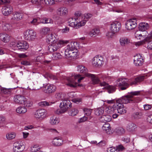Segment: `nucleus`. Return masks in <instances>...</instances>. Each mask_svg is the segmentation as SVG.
I'll return each mask as SVG.
<instances>
[{
    "instance_id": "1",
    "label": "nucleus",
    "mask_w": 152,
    "mask_h": 152,
    "mask_svg": "<svg viewBox=\"0 0 152 152\" xmlns=\"http://www.w3.org/2000/svg\"><path fill=\"white\" fill-rule=\"evenodd\" d=\"M128 93L131 95L124 96L118 99L113 106H109L108 107V110H111L112 111H117L118 113L124 114L126 112V111L124 109V104L138 102L141 100L139 97L135 98L132 96L138 95L140 91L131 92Z\"/></svg>"
},
{
    "instance_id": "2",
    "label": "nucleus",
    "mask_w": 152,
    "mask_h": 152,
    "mask_svg": "<svg viewBox=\"0 0 152 152\" xmlns=\"http://www.w3.org/2000/svg\"><path fill=\"white\" fill-rule=\"evenodd\" d=\"M84 78V77H81L80 75H75L71 77H67L66 78V85L72 88L76 87L77 86H81V84H78L76 82L75 80L77 79H78L77 82L79 83Z\"/></svg>"
},
{
    "instance_id": "3",
    "label": "nucleus",
    "mask_w": 152,
    "mask_h": 152,
    "mask_svg": "<svg viewBox=\"0 0 152 152\" xmlns=\"http://www.w3.org/2000/svg\"><path fill=\"white\" fill-rule=\"evenodd\" d=\"M14 99L15 103L23 104L27 107H31L32 105V102L27 100L26 98L22 96L16 95L14 97Z\"/></svg>"
},
{
    "instance_id": "4",
    "label": "nucleus",
    "mask_w": 152,
    "mask_h": 152,
    "mask_svg": "<svg viewBox=\"0 0 152 152\" xmlns=\"http://www.w3.org/2000/svg\"><path fill=\"white\" fill-rule=\"evenodd\" d=\"M146 33L145 34H144L143 32L141 33L139 31H137L135 32V37L137 39L140 40H142V41H140L138 42L139 45H142L146 43V41H148L152 39L151 36H147Z\"/></svg>"
},
{
    "instance_id": "5",
    "label": "nucleus",
    "mask_w": 152,
    "mask_h": 152,
    "mask_svg": "<svg viewBox=\"0 0 152 152\" xmlns=\"http://www.w3.org/2000/svg\"><path fill=\"white\" fill-rule=\"evenodd\" d=\"M71 104L72 103L69 100H63L60 103L59 106L61 109L57 110L56 113L58 114L64 113L69 107H71Z\"/></svg>"
},
{
    "instance_id": "6",
    "label": "nucleus",
    "mask_w": 152,
    "mask_h": 152,
    "mask_svg": "<svg viewBox=\"0 0 152 152\" xmlns=\"http://www.w3.org/2000/svg\"><path fill=\"white\" fill-rule=\"evenodd\" d=\"M76 15H77V19L81 21V26H84L86 21L92 16V15L91 14L86 13L83 15L80 12H76Z\"/></svg>"
},
{
    "instance_id": "7",
    "label": "nucleus",
    "mask_w": 152,
    "mask_h": 152,
    "mask_svg": "<svg viewBox=\"0 0 152 152\" xmlns=\"http://www.w3.org/2000/svg\"><path fill=\"white\" fill-rule=\"evenodd\" d=\"M116 83L119 89L121 90H126L129 86L127 79L126 78H118L116 81Z\"/></svg>"
},
{
    "instance_id": "8",
    "label": "nucleus",
    "mask_w": 152,
    "mask_h": 152,
    "mask_svg": "<svg viewBox=\"0 0 152 152\" xmlns=\"http://www.w3.org/2000/svg\"><path fill=\"white\" fill-rule=\"evenodd\" d=\"M65 43L64 41L60 40L58 41L54 42L50 44L48 46V50L51 53L56 51L61 45Z\"/></svg>"
},
{
    "instance_id": "9",
    "label": "nucleus",
    "mask_w": 152,
    "mask_h": 152,
    "mask_svg": "<svg viewBox=\"0 0 152 152\" xmlns=\"http://www.w3.org/2000/svg\"><path fill=\"white\" fill-rule=\"evenodd\" d=\"M76 12L75 14V17L74 19L72 17L69 18L68 20L69 25L73 27L76 28L81 26V23L80 20L77 19V15H76Z\"/></svg>"
},
{
    "instance_id": "10",
    "label": "nucleus",
    "mask_w": 152,
    "mask_h": 152,
    "mask_svg": "<svg viewBox=\"0 0 152 152\" xmlns=\"http://www.w3.org/2000/svg\"><path fill=\"white\" fill-rule=\"evenodd\" d=\"M121 27V24L119 22L115 21L110 24V29L112 34H115L119 32Z\"/></svg>"
},
{
    "instance_id": "11",
    "label": "nucleus",
    "mask_w": 152,
    "mask_h": 152,
    "mask_svg": "<svg viewBox=\"0 0 152 152\" xmlns=\"http://www.w3.org/2000/svg\"><path fill=\"white\" fill-rule=\"evenodd\" d=\"M24 39L29 41L33 40L36 37V33L32 30H27L24 33Z\"/></svg>"
},
{
    "instance_id": "12",
    "label": "nucleus",
    "mask_w": 152,
    "mask_h": 152,
    "mask_svg": "<svg viewBox=\"0 0 152 152\" xmlns=\"http://www.w3.org/2000/svg\"><path fill=\"white\" fill-rule=\"evenodd\" d=\"M137 25V20L136 18L131 19L126 22V28L127 30H131L135 28Z\"/></svg>"
},
{
    "instance_id": "13",
    "label": "nucleus",
    "mask_w": 152,
    "mask_h": 152,
    "mask_svg": "<svg viewBox=\"0 0 152 152\" xmlns=\"http://www.w3.org/2000/svg\"><path fill=\"white\" fill-rule=\"evenodd\" d=\"M47 114V111L43 109L37 110L34 113V117L37 119H42L45 118Z\"/></svg>"
},
{
    "instance_id": "14",
    "label": "nucleus",
    "mask_w": 152,
    "mask_h": 152,
    "mask_svg": "<svg viewBox=\"0 0 152 152\" xmlns=\"http://www.w3.org/2000/svg\"><path fill=\"white\" fill-rule=\"evenodd\" d=\"M25 148L24 144L21 142H17L13 144V151L14 152H21Z\"/></svg>"
},
{
    "instance_id": "15",
    "label": "nucleus",
    "mask_w": 152,
    "mask_h": 152,
    "mask_svg": "<svg viewBox=\"0 0 152 152\" xmlns=\"http://www.w3.org/2000/svg\"><path fill=\"white\" fill-rule=\"evenodd\" d=\"M92 64L94 66L97 67L101 66L104 63L102 56L97 55L92 59Z\"/></svg>"
},
{
    "instance_id": "16",
    "label": "nucleus",
    "mask_w": 152,
    "mask_h": 152,
    "mask_svg": "<svg viewBox=\"0 0 152 152\" xmlns=\"http://www.w3.org/2000/svg\"><path fill=\"white\" fill-rule=\"evenodd\" d=\"M16 45L18 49L21 51L26 50L29 48V45L26 41H19Z\"/></svg>"
},
{
    "instance_id": "17",
    "label": "nucleus",
    "mask_w": 152,
    "mask_h": 152,
    "mask_svg": "<svg viewBox=\"0 0 152 152\" xmlns=\"http://www.w3.org/2000/svg\"><path fill=\"white\" fill-rule=\"evenodd\" d=\"M75 51H74V50L69 51L67 50H65V58H70L71 59L75 58H76L77 55V50L76 49Z\"/></svg>"
},
{
    "instance_id": "18",
    "label": "nucleus",
    "mask_w": 152,
    "mask_h": 152,
    "mask_svg": "<svg viewBox=\"0 0 152 152\" xmlns=\"http://www.w3.org/2000/svg\"><path fill=\"white\" fill-rule=\"evenodd\" d=\"M12 7L10 5L3 6L2 9V13L5 16H7L10 14L12 12Z\"/></svg>"
},
{
    "instance_id": "19",
    "label": "nucleus",
    "mask_w": 152,
    "mask_h": 152,
    "mask_svg": "<svg viewBox=\"0 0 152 152\" xmlns=\"http://www.w3.org/2000/svg\"><path fill=\"white\" fill-rule=\"evenodd\" d=\"M45 92L48 94H51L55 92L56 90L55 86L51 84H48L45 87Z\"/></svg>"
},
{
    "instance_id": "20",
    "label": "nucleus",
    "mask_w": 152,
    "mask_h": 152,
    "mask_svg": "<svg viewBox=\"0 0 152 152\" xmlns=\"http://www.w3.org/2000/svg\"><path fill=\"white\" fill-rule=\"evenodd\" d=\"M144 61V59L140 54L136 56L134 60V64L136 66H141Z\"/></svg>"
},
{
    "instance_id": "21",
    "label": "nucleus",
    "mask_w": 152,
    "mask_h": 152,
    "mask_svg": "<svg viewBox=\"0 0 152 152\" xmlns=\"http://www.w3.org/2000/svg\"><path fill=\"white\" fill-rule=\"evenodd\" d=\"M68 9L64 7H62L58 8L57 11V13L58 15L63 16L67 14L68 13Z\"/></svg>"
},
{
    "instance_id": "22",
    "label": "nucleus",
    "mask_w": 152,
    "mask_h": 152,
    "mask_svg": "<svg viewBox=\"0 0 152 152\" xmlns=\"http://www.w3.org/2000/svg\"><path fill=\"white\" fill-rule=\"evenodd\" d=\"M86 76L91 77L93 84H97L100 82V80L99 78L94 74L90 73H87L86 74Z\"/></svg>"
},
{
    "instance_id": "23",
    "label": "nucleus",
    "mask_w": 152,
    "mask_h": 152,
    "mask_svg": "<svg viewBox=\"0 0 152 152\" xmlns=\"http://www.w3.org/2000/svg\"><path fill=\"white\" fill-rule=\"evenodd\" d=\"M149 27V25L147 23L142 22L139 24V29L140 31H145V34L147 33L146 30H147Z\"/></svg>"
},
{
    "instance_id": "24",
    "label": "nucleus",
    "mask_w": 152,
    "mask_h": 152,
    "mask_svg": "<svg viewBox=\"0 0 152 152\" xmlns=\"http://www.w3.org/2000/svg\"><path fill=\"white\" fill-rule=\"evenodd\" d=\"M129 39L126 37H122L120 38L119 42L120 45L122 46H124L130 43Z\"/></svg>"
},
{
    "instance_id": "25",
    "label": "nucleus",
    "mask_w": 152,
    "mask_h": 152,
    "mask_svg": "<svg viewBox=\"0 0 152 152\" xmlns=\"http://www.w3.org/2000/svg\"><path fill=\"white\" fill-rule=\"evenodd\" d=\"M63 140L57 137H55L52 142L53 144L55 146H59L63 144Z\"/></svg>"
},
{
    "instance_id": "26",
    "label": "nucleus",
    "mask_w": 152,
    "mask_h": 152,
    "mask_svg": "<svg viewBox=\"0 0 152 152\" xmlns=\"http://www.w3.org/2000/svg\"><path fill=\"white\" fill-rule=\"evenodd\" d=\"M110 124L109 123H106L104 124L102 127V129L108 134H110L112 133V132L111 131L110 129L111 127H110Z\"/></svg>"
},
{
    "instance_id": "27",
    "label": "nucleus",
    "mask_w": 152,
    "mask_h": 152,
    "mask_svg": "<svg viewBox=\"0 0 152 152\" xmlns=\"http://www.w3.org/2000/svg\"><path fill=\"white\" fill-rule=\"evenodd\" d=\"M9 35L5 33H2L0 34V40L4 42H7L9 41Z\"/></svg>"
},
{
    "instance_id": "28",
    "label": "nucleus",
    "mask_w": 152,
    "mask_h": 152,
    "mask_svg": "<svg viewBox=\"0 0 152 152\" xmlns=\"http://www.w3.org/2000/svg\"><path fill=\"white\" fill-rule=\"evenodd\" d=\"M111 116L108 115H103L100 118L101 122L103 123L109 122L111 121Z\"/></svg>"
},
{
    "instance_id": "29",
    "label": "nucleus",
    "mask_w": 152,
    "mask_h": 152,
    "mask_svg": "<svg viewBox=\"0 0 152 152\" xmlns=\"http://www.w3.org/2000/svg\"><path fill=\"white\" fill-rule=\"evenodd\" d=\"M13 17L12 19L15 20H19L22 18V14L20 12H14L13 14Z\"/></svg>"
},
{
    "instance_id": "30",
    "label": "nucleus",
    "mask_w": 152,
    "mask_h": 152,
    "mask_svg": "<svg viewBox=\"0 0 152 152\" xmlns=\"http://www.w3.org/2000/svg\"><path fill=\"white\" fill-rule=\"evenodd\" d=\"M145 77L144 76H139L136 78L134 81L132 82L131 83V85L137 84V83L140 82L142 81L145 79Z\"/></svg>"
},
{
    "instance_id": "31",
    "label": "nucleus",
    "mask_w": 152,
    "mask_h": 152,
    "mask_svg": "<svg viewBox=\"0 0 152 152\" xmlns=\"http://www.w3.org/2000/svg\"><path fill=\"white\" fill-rule=\"evenodd\" d=\"M77 71L80 73H85V75L87 73L88 70L84 66L82 65H80L77 66Z\"/></svg>"
},
{
    "instance_id": "32",
    "label": "nucleus",
    "mask_w": 152,
    "mask_h": 152,
    "mask_svg": "<svg viewBox=\"0 0 152 152\" xmlns=\"http://www.w3.org/2000/svg\"><path fill=\"white\" fill-rule=\"evenodd\" d=\"M59 120L55 116L51 117L50 119V123L52 125L58 124L59 122Z\"/></svg>"
},
{
    "instance_id": "33",
    "label": "nucleus",
    "mask_w": 152,
    "mask_h": 152,
    "mask_svg": "<svg viewBox=\"0 0 152 152\" xmlns=\"http://www.w3.org/2000/svg\"><path fill=\"white\" fill-rule=\"evenodd\" d=\"M137 127L136 125L132 122H129L126 128L128 130L131 131L134 130Z\"/></svg>"
},
{
    "instance_id": "34",
    "label": "nucleus",
    "mask_w": 152,
    "mask_h": 152,
    "mask_svg": "<svg viewBox=\"0 0 152 152\" xmlns=\"http://www.w3.org/2000/svg\"><path fill=\"white\" fill-rule=\"evenodd\" d=\"M99 29L98 28H94L92 29L89 32V35L92 37L93 36H95L98 35L99 33Z\"/></svg>"
},
{
    "instance_id": "35",
    "label": "nucleus",
    "mask_w": 152,
    "mask_h": 152,
    "mask_svg": "<svg viewBox=\"0 0 152 152\" xmlns=\"http://www.w3.org/2000/svg\"><path fill=\"white\" fill-rule=\"evenodd\" d=\"M27 111V108L25 107H19L16 109L17 113L21 114L25 113Z\"/></svg>"
},
{
    "instance_id": "36",
    "label": "nucleus",
    "mask_w": 152,
    "mask_h": 152,
    "mask_svg": "<svg viewBox=\"0 0 152 152\" xmlns=\"http://www.w3.org/2000/svg\"><path fill=\"white\" fill-rule=\"evenodd\" d=\"M95 114L97 116L102 115L104 113V109L103 107H99L95 109Z\"/></svg>"
},
{
    "instance_id": "37",
    "label": "nucleus",
    "mask_w": 152,
    "mask_h": 152,
    "mask_svg": "<svg viewBox=\"0 0 152 152\" xmlns=\"http://www.w3.org/2000/svg\"><path fill=\"white\" fill-rule=\"evenodd\" d=\"M54 42H56L55 40V37L52 34H49L47 37V42H51L53 43Z\"/></svg>"
},
{
    "instance_id": "38",
    "label": "nucleus",
    "mask_w": 152,
    "mask_h": 152,
    "mask_svg": "<svg viewBox=\"0 0 152 152\" xmlns=\"http://www.w3.org/2000/svg\"><path fill=\"white\" fill-rule=\"evenodd\" d=\"M75 42H71L68 44L67 46V48L65 50H68L69 51L75 50H76V48L74 45Z\"/></svg>"
},
{
    "instance_id": "39",
    "label": "nucleus",
    "mask_w": 152,
    "mask_h": 152,
    "mask_svg": "<svg viewBox=\"0 0 152 152\" xmlns=\"http://www.w3.org/2000/svg\"><path fill=\"white\" fill-rule=\"evenodd\" d=\"M12 28V26L9 23H5L3 25V29L5 31H9Z\"/></svg>"
},
{
    "instance_id": "40",
    "label": "nucleus",
    "mask_w": 152,
    "mask_h": 152,
    "mask_svg": "<svg viewBox=\"0 0 152 152\" xmlns=\"http://www.w3.org/2000/svg\"><path fill=\"white\" fill-rule=\"evenodd\" d=\"M16 136V134L14 132H11L7 134L6 137L8 140H12L14 139Z\"/></svg>"
},
{
    "instance_id": "41",
    "label": "nucleus",
    "mask_w": 152,
    "mask_h": 152,
    "mask_svg": "<svg viewBox=\"0 0 152 152\" xmlns=\"http://www.w3.org/2000/svg\"><path fill=\"white\" fill-rule=\"evenodd\" d=\"M116 132L119 135L124 134L125 132V129L123 128L119 127L115 129Z\"/></svg>"
},
{
    "instance_id": "42",
    "label": "nucleus",
    "mask_w": 152,
    "mask_h": 152,
    "mask_svg": "<svg viewBox=\"0 0 152 152\" xmlns=\"http://www.w3.org/2000/svg\"><path fill=\"white\" fill-rule=\"evenodd\" d=\"M85 115L87 116H89L92 112V110L88 108H84L83 109Z\"/></svg>"
},
{
    "instance_id": "43",
    "label": "nucleus",
    "mask_w": 152,
    "mask_h": 152,
    "mask_svg": "<svg viewBox=\"0 0 152 152\" xmlns=\"http://www.w3.org/2000/svg\"><path fill=\"white\" fill-rule=\"evenodd\" d=\"M107 90L109 93H111L115 91L116 88L115 86L109 85L108 86Z\"/></svg>"
},
{
    "instance_id": "44",
    "label": "nucleus",
    "mask_w": 152,
    "mask_h": 152,
    "mask_svg": "<svg viewBox=\"0 0 152 152\" xmlns=\"http://www.w3.org/2000/svg\"><path fill=\"white\" fill-rule=\"evenodd\" d=\"M50 29L48 27H45L42 29L41 31V33L42 34L45 35L50 31Z\"/></svg>"
},
{
    "instance_id": "45",
    "label": "nucleus",
    "mask_w": 152,
    "mask_h": 152,
    "mask_svg": "<svg viewBox=\"0 0 152 152\" xmlns=\"http://www.w3.org/2000/svg\"><path fill=\"white\" fill-rule=\"evenodd\" d=\"M56 23L59 25L63 23L64 22L62 18L59 16H56Z\"/></svg>"
},
{
    "instance_id": "46",
    "label": "nucleus",
    "mask_w": 152,
    "mask_h": 152,
    "mask_svg": "<svg viewBox=\"0 0 152 152\" xmlns=\"http://www.w3.org/2000/svg\"><path fill=\"white\" fill-rule=\"evenodd\" d=\"M12 89L3 88L1 89V91L5 94H10L11 93Z\"/></svg>"
},
{
    "instance_id": "47",
    "label": "nucleus",
    "mask_w": 152,
    "mask_h": 152,
    "mask_svg": "<svg viewBox=\"0 0 152 152\" xmlns=\"http://www.w3.org/2000/svg\"><path fill=\"white\" fill-rule=\"evenodd\" d=\"M142 114L141 113L136 112L132 115V117L134 118L137 119L140 118Z\"/></svg>"
},
{
    "instance_id": "48",
    "label": "nucleus",
    "mask_w": 152,
    "mask_h": 152,
    "mask_svg": "<svg viewBox=\"0 0 152 152\" xmlns=\"http://www.w3.org/2000/svg\"><path fill=\"white\" fill-rule=\"evenodd\" d=\"M45 4L47 5L51 6L55 4L54 0H44Z\"/></svg>"
},
{
    "instance_id": "49",
    "label": "nucleus",
    "mask_w": 152,
    "mask_h": 152,
    "mask_svg": "<svg viewBox=\"0 0 152 152\" xmlns=\"http://www.w3.org/2000/svg\"><path fill=\"white\" fill-rule=\"evenodd\" d=\"M78 111L77 109H72L70 111L69 115L72 116H74L76 115L78 113Z\"/></svg>"
},
{
    "instance_id": "50",
    "label": "nucleus",
    "mask_w": 152,
    "mask_h": 152,
    "mask_svg": "<svg viewBox=\"0 0 152 152\" xmlns=\"http://www.w3.org/2000/svg\"><path fill=\"white\" fill-rule=\"evenodd\" d=\"M52 58L56 59L61 58V55L59 53H55L53 54Z\"/></svg>"
},
{
    "instance_id": "51",
    "label": "nucleus",
    "mask_w": 152,
    "mask_h": 152,
    "mask_svg": "<svg viewBox=\"0 0 152 152\" xmlns=\"http://www.w3.org/2000/svg\"><path fill=\"white\" fill-rule=\"evenodd\" d=\"M124 149V148L122 145H119L117 146L115 152H117L118 151H121Z\"/></svg>"
},
{
    "instance_id": "52",
    "label": "nucleus",
    "mask_w": 152,
    "mask_h": 152,
    "mask_svg": "<svg viewBox=\"0 0 152 152\" xmlns=\"http://www.w3.org/2000/svg\"><path fill=\"white\" fill-rule=\"evenodd\" d=\"M40 19V18L38 17L37 18H34L33 19V20L31 22V23L34 25H35L36 23L38 24L39 23V21Z\"/></svg>"
},
{
    "instance_id": "53",
    "label": "nucleus",
    "mask_w": 152,
    "mask_h": 152,
    "mask_svg": "<svg viewBox=\"0 0 152 152\" xmlns=\"http://www.w3.org/2000/svg\"><path fill=\"white\" fill-rule=\"evenodd\" d=\"M53 23V20L50 18H45L44 23Z\"/></svg>"
},
{
    "instance_id": "54",
    "label": "nucleus",
    "mask_w": 152,
    "mask_h": 152,
    "mask_svg": "<svg viewBox=\"0 0 152 152\" xmlns=\"http://www.w3.org/2000/svg\"><path fill=\"white\" fill-rule=\"evenodd\" d=\"M146 42L148 43L147 48L148 49L152 50V41L150 40L148 41H146Z\"/></svg>"
},
{
    "instance_id": "55",
    "label": "nucleus",
    "mask_w": 152,
    "mask_h": 152,
    "mask_svg": "<svg viewBox=\"0 0 152 152\" xmlns=\"http://www.w3.org/2000/svg\"><path fill=\"white\" fill-rule=\"evenodd\" d=\"M36 5L41 7H43L44 6L43 0H39L38 1H37Z\"/></svg>"
},
{
    "instance_id": "56",
    "label": "nucleus",
    "mask_w": 152,
    "mask_h": 152,
    "mask_svg": "<svg viewBox=\"0 0 152 152\" xmlns=\"http://www.w3.org/2000/svg\"><path fill=\"white\" fill-rule=\"evenodd\" d=\"M55 97L58 100H60L61 98V93H57L55 95Z\"/></svg>"
},
{
    "instance_id": "57",
    "label": "nucleus",
    "mask_w": 152,
    "mask_h": 152,
    "mask_svg": "<svg viewBox=\"0 0 152 152\" xmlns=\"http://www.w3.org/2000/svg\"><path fill=\"white\" fill-rule=\"evenodd\" d=\"M39 148L36 147L34 146L31 148V152H36L37 151H39L38 150H39Z\"/></svg>"
},
{
    "instance_id": "58",
    "label": "nucleus",
    "mask_w": 152,
    "mask_h": 152,
    "mask_svg": "<svg viewBox=\"0 0 152 152\" xmlns=\"http://www.w3.org/2000/svg\"><path fill=\"white\" fill-rule=\"evenodd\" d=\"M20 63L21 64L27 66L30 65V63L27 61H21Z\"/></svg>"
},
{
    "instance_id": "59",
    "label": "nucleus",
    "mask_w": 152,
    "mask_h": 152,
    "mask_svg": "<svg viewBox=\"0 0 152 152\" xmlns=\"http://www.w3.org/2000/svg\"><path fill=\"white\" fill-rule=\"evenodd\" d=\"M106 142L104 141H101L97 144V145L99 146H104L105 145Z\"/></svg>"
},
{
    "instance_id": "60",
    "label": "nucleus",
    "mask_w": 152,
    "mask_h": 152,
    "mask_svg": "<svg viewBox=\"0 0 152 152\" xmlns=\"http://www.w3.org/2000/svg\"><path fill=\"white\" fill-rule=\"evenodd\" d=\"M122 140L126 143H128L130 141V138L129 137H123L122 139Z\"/></svg>"
},
{
    "instance_id": "61",
    "label": "nucleus",
    "mask_w": 152,
    "mask_h": 152,
    "mask_svg": "<svg viewBox=\"0 0 152 152\" xmlns=\"http://www.w3.org/2000/svg\"><path fill=\"white\" fill-rule=\"evenodd\" d=\"M144 109L145 110H148L151 109V105L149 104H145L144 105Z\"/></svg>"
},
{
    "instance_id": "62",
    "label": "nucleus",
    "mask_w": 152,
    "mask_h": 152,
    "mask_svg": "<svg viewBox=\"0 0 152 152\" xmlns=\"http://www.w3.org/2000/svg\"><path fill=\"white\" fill-rule=\"evenodd\" d=\"M69 28L68 27H66L65 28L62 29L61 32L62 33H66L69 31Z\"/></svg>"
},
{
    "instance_id": "63",
    "label": "nucleus",
    "mask_w": 152,
    "mask_h": 152,
    "mask_svg": "<svg viewBox=\"0 0 152 152\" xmlns=\"http://www.w3.org/2000/svg\"><path fill=\"white\" fill-rule=\"evenodd\" d=\"M88 118L84 116L80 119V122H82L86 121Z\"/></svg>"
},
{
    "instance_id": "64",
    "label": "nucleus",
    "mask_w": 152,
    "mask_h": 152,
    "mask_svg": "<svg viewBox=\"0 0 152 152\" xmlns=\"http://www.w3.org/2000/svg\"><path fill=\"white\" fill-rule=\"evenodd\" d=\"M147 121L148 122H149L150 124H152V116H149L147 118Z\"/></svg>"
}]
</instances>
